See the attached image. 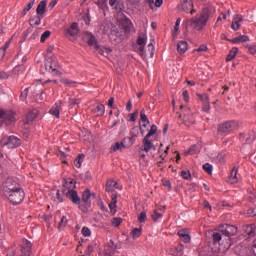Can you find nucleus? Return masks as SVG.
Wrapping results in <instances>:
<instances>
[{"label": "nucleus", "mask_w": 256, "mask_h": 256, "mask_svg": "<svg viewBox=\"0 0 256 256\" xmlns=\"http://www.w3.org/2000/svg\"><path fill=\"white\" fill-rule=\"evenodd\" d=\"M115 189H119V184L117 182H115L114 180H108L106 182L107 193H112V191H115Z\"/></svg>", "instance_id": "22"}, {"label": "nucleus", "mask_w": 256, "mask_h": 256, "mask_svg": "<svg viewBox=\"0 0 256 256\" xmlns=\"http://www.w3.org/2000/svg\"><path fill=\"white\" fill-rule=\"evenodd\" d=\"M14 75H23L25 73V66L24 65H18L13 70Z\"/></svg>", "instance_id": "36"}, {"label": "nucleus", "mask_w": 256, "mask_h": 256, "mask_svg": "<svg viewBox=\"0 0 256 256\" xmlns=\"http://www.w3.org/2000/svg\"><path fill=\"white\" fill-rule=\"evenodd\" d=\"M256 136L255 133L250 132L248 133V136L246 137V143H253V141H255Z\"/></svg>", "instance_id": "50"}, {"label": "nucleus", "mask_w": 256, "mask_h": 256, "mask_svg": "<svg viewBox=\"0 0 256 256\" xmlns=\"http://www.w3.org/2000/svg\"><path fill=\"white\" fill-rule=\"evenodd\" d=\"M41 19H43V17H41V15H39V14H37L34 17H32L30 19L31 27H37V26L41 25Z\"/></svg>", "instance_id": "29"}, {"label": "nucleus", "mask_w": 256, "mask_h": 256, "mask_svg": "<svg viewBox=\"0 0 256 256\" xmlns=\"http://www.w3.org/2000/svg\"><path fill=\"white\" fill-rule=\"evenodd\" d=\"M146 220H147V213L146 212H141L139 217H138L139 223H145Z\"/></svg>", "instance_id": "53"}, {"label": "nucleus", "mask_w": 256, "mask_h": 256, "mask_svg": "<svg viewBox=\"0 0 256 256\" xmlns=\"http://www.w3.org/2000/svg\"><path fill=\"white\" fill-rule=\"evenodd\" d=\"M94 113H97L100 117L105 115V105L99 104L95 109Z\"/></svg>", "instance_id": "33"}, {"label": "nucleus", "mask_w": 256, "mask_h": 256, "mask_svg": "<svg viewBox=\"0 0 256 256\" xmlns=\"http://www.w3.org/2000/svg\"><path fill=\"white\" fill-rule=\"evenodd\" d=\"M82 235H84V237H91V229H89L88 227H83Z\"/></svg>", "instance_id": "55"}, {"label": "nucleus", "mask_w": 256, "mask_h": 256, "mask_svg": "<svg viewBox=\"0 0 256 256\" xmlns=\"http://www.w3.org/2000/svg\"><path fill=\"white\" fill-rule=\"evenodd\" d=\"M248 51H249L250 55H256V45H250L248 47Z\"/></svg>", "instance_id": "59"}, {"label": "nucleus", "mask_w": 256, "mask_h": 256, "mask_svg": "<svg viewBox=\"0 0 256 256\" xmlns=\"http://www.w3.org/2000/svg\"><path fill=\"white\" fill-rule=\"evenodd\" d=\"M49 113L50 115H53V117H56V119H59L61 115V102L55 103L50 109Z\"/></svg>", "instance_id": "21"}, {"label": "nucleus", "mask_w": 256, "mask_h": 256, "mask_svg": "<svg viewBox=\"0 0 256 256\" xmlns=\"http://www.w3.org/2000/svg\"><path fill=\"white\" fill-rule=\"evenodd\" d=\"M2 143L8 147V149H16V147L21 146V139L16 136H4L2 138Z\"/></svg>", "instance_id": "9"}, {"label": "nucleus", "mask_w": 256, "mask_h": 256, "mask_svg": "<svg viewBox=\"0 0 256 256\" xmlns=\"http://www.w3.org/2000/svg\"><path fill=\"white\" fill-rule=\"evenodd\" d=\"M83 21L86 23V25H89V23H91V16H89V13H86L83 16Z\"/></svg>", "instance_id": "60"}, {"label": "nucleus", "mask_w": 256, "mask_h": 256, "mask_svg": "<svg viewBox=\"0 0 256 256\" xmlns=\"http://www.w3.org/2000/svg\"><path fill=\"white\" fill-rule=\"evenodd\" d=\"M150 138L145 136L142 143H143V151H145V153H149V151L151 149H153L155 151V145H153V142H151V140H149Z\"/></svg>", "instance_id": "20"}, {"label": "nucleus", "mask_w": 256, "mask_h": 256, "mask_svg": "<svg viewBox=\"0 0 256 256\" xmlns=\"http://www.w3.org/2000/svg\"><path fill=\"white\" fill-rule=\"evenodd\" d=\"M237 53H239V49L237 47L232 48L226 57V61H233L237 57Z\"/></svg>", "instance_id": "30"}, {"label": "nucleus", "mask_w": 256, "mask_h": 256, "mask_svg": "<svg viewBox=\"0 0 256 256\" xmlns=\"http://www.w3.org/2000/svg\"><path fill=\"white\" fill-rule=\"evenodd\" d=\"M17 122V113L13 110L0 109V123L2 125H14Z\"/></svg>", "instance_id": "3"}, {"label": "nucleus", "mask_w": 256, "mask_h": 256, "mask_svg": "<svg viewBox=\"0 0 256 256\" xmlns=\"http://www.w3.org/2000/svg\"><path fill=\"white\" fill-rule=\"evenodd\" d=\"M139 131H141L142 135H143V129L140 127H137V126H134L132 129H131V137H127L126 139H135V137H139Z\"/></svg>", "instance_id": "27"}, {"label": "nucleus", "mask_w": 256, "mask_h": 256, "mask_svg": "<svg viewBox=\"0 0 256 256\" xmlns=\"http://www.w3.org/2000/svg\"><path fill=\"white\" fill-rule=\"evenodd\" d=\"M121 223H123V219H121V218H113L112 219L113 227H119V225H121Z\"/></svg>", "instance_id": "52"}, {"label": "nucleus", "mask_w": 256, "mask_h": 256, "mask_svg": "<svg viewBox=\"0 0 256 256\" xmlns=\"http://www.w3.org/2000/svg\"><path fill=\"white\" fill-rule=\"evenodd\" d=\"M140 119H141L142 123H146L147 125H149V119L147 118V115L145 114V109L141 110Z\"/></svg>", "instance_id": "44"}, {"label": "nucleus", "mask_w": 256, "mask_h": 256, "mask_svg": "<svg viewBox=\"0 0 256 256\" xmlns=\"http://www.w3.org/2000/svg\"><path fill=\"white\" fill-rule=\"evenodd\" d=\"M155 133H157V125H152L146 137L151 138Z\"/></svg>", "instance_id": "46"}, {"label": "nucleus", "mask_w": 256, "mask_h": 256, "mask_svg": "<svg viewBox=\"0 0 256 256\" xmlns=\"http://www.w3.org/2000/svg\"><path fill=\"white\" fill-rule=\"evenodd\" d=\"M33 5H35V0H31L28 5L23 9L24 15H27L31 9H33Z\"/></svg>", "instance_id": "43"}, {"label": "nucleus", "mask_w": 256, "mask_h": 256, "mask_svg": "<svg viewBox=\"0 0 256 256\" xmlns=\"http://www.w3.org/2000/svg\"><path fill=\"white\" fill-rule=\"evenodd\" d=\"M45 68L48 73H52L56 76L61 75V72L59 71V62H57V58L55 57L46 58Z\"/></svg>", "instance_id": "6"}, {"label": "nucleus", "mask_w": 256, "mask_h": 256, "mask_svg": "<svg viewBox=\"0 0 256 256\" xmlns=\"http://www.w3.org/2000/svg\"><path fill=\"white\" fill-rule=\"evenodd\" d=\"M239 129V123L237 121H228L218 126V133H231Z\"/></svg>", "instance_id": "8"}, {"label": "nucleus", "mask_w": 256, "mask_h": 256, "mask_svg": "<svg viewBox=\"0 0 256 256\" xmlns=\"http://www.w3.org/2000/svg\"><path fill=\"white\" fill-rule=\"evenodd\" d=\"M216 161H218V163H225V153H219L216 157Z\"/></svg>", "instance_id": "54"}, {"label": "nucleus", "mask_w": 256, "mask_h": 256, "mask_svg": "<svg viewBox=\"0 0 256 256\" xmlns=\"http://www.w3.org/2000/svg\"><path fill=\"white\" fill-rule=\"evenodd\" d=\"M5 197H7L10 203H13V205H19L23 202V199H25V191L19 187L18 189L9 192V194H5Z\"/></svg>", "instance_id": "5"}, {"label": "nucleus", "mask_w": 256, "mask_h": 256, "mask_svg": "<svg viewBox=\"0 0 256 256\" xmlns=\"http://www.w3.org/2000/svg\"><path fill=\"white\" fill-rule=\"evenodd\" d=\"M239 178L237 177V168H233L230 172L229 183L235 184L238 183Z\"/></svg>", "instance_id": "28"}, {"label": "nucleus", "mask_w": 256, "mask_h": 256, "mask_svg": "<svg viewBox=\"0 0 256 256\" xmlns=\"http://www.w3.org/2000/svg\"><path fill=\"white\" fill-rule=\"evenodd\" d=\"M83 159H85V156L80 155L74 160V165H75V167H77V169H79V167H81V163H83Z\"/></svg>", "instance_id": "41"}, {"label": "nucleus", "mask_w": 256, "mask_h": 256, "mask_svg": "<svg viewBox=\"0 0 256 256\" xmlns=\"http://www.w3.org/2000/svg\"><path fill=\"white\" fill-rule=\"evenodd\" d=\"M211 17V8L205 7L201 10L199 16L191 18L183 22V26L187 29H191L192 31H202L204 27L207 25V21Z\"/></svg>", "instance_id": "1"}, {"label": "nucleus", "mask_w": 256, "mask_h": 256, "mask_svg": "<svg viewBox=\"0 0 256 256\" xmlns=\"http://www.w3.org/2000/svg\"><path fill=\"white\" fill-rule=\"evenodd\" d=\"M78 33L79 27L77 26V23H72L66 31V37H77Z\"/></svg>", "instance_id": "19"}, {"label": "nucleus", "mask_w": 256, "mask_h": 256, "mask_svg": "<svg viewBox=\"0 0 256 256\" xmlns=\"http://www.w3.org/2000/svg\"><path fill=\"white\" fill-rule=\"evenodd\" d=\"M96 5L99 9H102V11H107V9H109V6H107V0H97Z\"/></svg>", "instance_id": "32"}, {"label": "nucleus", "mask_w": 256, "mask_h": 256, "mask_svg": "<svg viewBox=\"0 0 256 256\" xmlns=\"http://www.w3.org/2000/svg\"><path fill=\"white\" fill-rule=\"evenodd\" d=\"M183 123L186 127H191L195 123V117L191 114L189 109H186V114L183 117Z\"/></svg>", "instance_id": "17"}, {"label": "nucleus", "mask_w": 256, "mask_h": 256, "mask_svg": "<svg viewBox=\"0 0 256 256\" xmlns=\"http://www.w3.org/2000/svg\"><path fill=\"white\" fill-rule=\"evenodd\" d=\"M27 95H29V88H26L20 95L21 101H25L27 99Z\"/></svg>", "instance_id": "56"}, {"label": "nucleus", "mask_w": 256, "mask_h": 256, "mask_svg": "<svg viewBox=\"0 0 256 256\" xmlns=\"http://www.w3.org/2000/svg\"><path fill=\"white\" fill-rule=\"evenodd\" d=\"M181 8L182 11L190 13V15L195 13V9H193V0H181Z\"/></svg>", "instance_id": "13"}, {"label": "nucleus", "mask_w": 256, "mask_h": 256, "mask_svg": "<svg viewBox=\"0 0 256 256\" xmlns=\"http://www.w3.org/2000/svg\"><path fill=\"white\" fill-rule=\"evenodd\" d=\"M181 177L186 181H189V179H191V172L189 170H183L181 172Z\"/></svg>", "instance_id": "47"}, {"label": "nucleus", "mask_w": 256, "mask_h": 256, "mask_svg": "<svg viewBox=\"0 0 256 256\" xmlns=\"http://www.w3.org/2000/svg\"><path fill=\"white\" fill-rule=\"evenodd\" d=\"M88 45L91 47H93V45H97V39H95L93 34H88Z\"/></svg>", "instance_id": "45"}, {"label": "nucleus", "mask_w": 256, "mask_h": 256, "mask_svg": "<svg viewBox=\"0 0 256 256\" xmlns=\"http://www.w3.org/2000/svg\"><path fill=\"white\" fill-rule=\"evenodd\" d=\"M222 239H223V233L222 232H215L213 234L214 243H219V245H221V240Z\"/></svg>", "instance_id": "39"}, {"label": "nucleus", "mask_w": 256, "mask_h": 256, "mask_svg": "<svg viewBox=\"0 0 256 256\" xmlns=\"http://www.w3.org/2000/svg\"><path fill=\"white\" fill-rule=\"evenodd\" d=\"M247 41H249V36L246 35H240L231 40L232 43H245Z\"/></svg>", "instance_id": "31"}, {"label": "nucleus", "mask_w": 256, "mask_h": 256, "mask_svg": "<svg viewBox=\"0 0 256 256\" xmlns=\"http://www.w3.org/2000/svg\"><path fill=\"white\" fill-rule=\"evenodd\" d=\"M120 27L124 29L125 33H135V26L129 18H124L120 20Z\"/></svg>", "instance_id": "11"}, {"label": "nucleus", "mask_w": 256, "mask_h": 256, "mask_svg": "<svg viewBox=\"0 0 256 256\" xmlns=\"http://www.w3.org/2000/svg\"><path fill=\"white\" fill-rule=\"evenodd\" d=\"M7 49H9V42H6L5 45H4V47H3V48H0V55H1L2 57L5 56V51H7Z\"/></svg>", "instance_id": "57"}, {"label": "nucleus", "mask_w": 256, "mask_h": 256, "mask_svg": "<svg viewBox=\"0 0 256 256\" xmlns=\"http://www.w3.org/2000/svg\"><path fill=\"white\" fill-rule=\"evenodd\" d=\"M203 169L204 171H206V173H208L209 175H211V173H213V166L209 163H206L203 165Z\"/></svg>", "instance_id": "49"}, {"label": "nucleus", "mask_w": 256, "mask_h": 256, "mask_svg": "<svg viewBox=\"0 0 256 256\" xmlns=\"http://www.w3.org/2000/svg\"><path fill=\"white\" fill-rule=\"evenodd\" d=\"M241 23H243V16L241 14H235L232 18L231 29L233 31H239L241 29Z\"/></svg>", "instance_id": "14"}, {"label": "nucleus", "mask_w": 256, "mask_h": 256, "mask_svg": "<svg viewBox=\"0 0 256 256\" xmlns=\"http://www.w3.org/2000/svg\"><path fill=\"white\" fill-rule=\"evenodd\" d=\"M137 45L139 47H136L135 51L143 56L145 54V45H147V33L145 31H140L138 33Z\"/></svg>", "instance_id": "7"}, {"label": "nucleus", "mask_w": 256, "mask_h": 256, "mask_svg": "<svg viewBox=\"0 0 256 256\" xmlns=\"http://www.w3.org/2000/svg\"><path fill=\"white\" fill-rule=\"evenodd\" d=\"M109 5L117 12H120L123 9V4L119 3L117 0H109Z\"/></svg>", "instance_id": "26"}, {"label": "nucleus", "mask_w": 256, "mask_h": 256, "mask_svg": "<svg viewBox=\"0 0 256 256\" xmlns=\"http://www.w3.org/2000/svg\"><path fill=\"white\" fill-rule=\"evenodd\" d=\"M152 220L154 223H157L160 219H163V214L159 213L157 210H154L151 215Z\"/></svg>", "instance_id": "38"}, {"label": "nucleus", "mask_w": 256, "mask_h": 256, "mask_svg": "<svg viewBox=\"0 0 256 256\" xmlns=\"http://www.w3.org/2000/svg\"><path fill=\"white\" fill-rule=\"evenodd\" d=\"M19 187H21V185H19V183L17 182L16 178H14V177H7L2 182L1 189H2V192L4 193V195H9V193L15 191Z\"/></svg>", "instance_id": "4"}, {"label": "nucleus", "mask_w": 256, "mask_h": 256, "mask_svg": "<svg viewBox=\"0 0 256 256\" xmlns=\"http://www.w3.org/2000/svg\"><path fill=\"white\" fill-rule=\"evenodd\" d=\"M65 225H67V217L63 216L59 223V227H65Z\"/></svg>", "instance_id": "63"}, {"label": "nucleus", "mask_w": 256, "mask_h": 256, "mask_svg": "<svg viewBox=\"0 0 256 256\" xmlns=\"http://www.w3.org/2000/svg\"><path fill=\"white\" fill-rule=\"evenodd\" d=\"M187 47H189V45L187 44V41H180L177 44V51L178 53H180V55H183V53H185L187 51Z\"/></svg>", "instance_id": "25"}, {"label": "nucleus", "mask_w": 256, "mask_h": 256, "mask_svg": "<svg viewBox=\"0 0 256 256\" xmlns=\"http://www.w3.org/2000/svg\"><path fill=\"white\" fill-rule=\"evenodd\" d=\"M133 143V138H124L122 142H116L111 149L114 153L117 151H123V149H129Z\"/></svg>", "instance_id": "10"}, {"label": "nucleus", "mask_w": 256, "mask_h": 256, "mask_svg": "<svg viewBox=\"0 0 256 256\" xmlns=\"http://www.w3.org/2000/svg\"><path fill=\"white\" fill-rule=\"evenodd\" d=\"M248 215L250 217H256V208H251L248 210Z\"/></svg>", "instance_id": "64"}, {"label": "nucleus", "mask_w": 256, "mask_h": 256, "mask_svg": "<svg viewBox=\"0 0 256 256\" xmlns=\"http://www.w3.org/2000/svg\"><path fill=\"white\" fill-rule=\"evenodd\" d=\"M60 81H61V82L63 83V85H65L66 87H75V84L77 83V82H75V81H73V80H70V79H67V78H62Z\"/></svg>", "instance_id": "40"}, {"label": "nucleus", "mask_w": 256, "mask_h": 256, "mask_svg": "<svg viewBox=\"0 0 256 256\" xmlns=\"http://www.w3.org/2000/svg\"><path fill=\"white\" fill-rule=\"evenodd\" d=\"M93 253V245H88L87 250L85 251L83 256H91Z\"/></svg>", "instance_id": "58"}, {"label": "nucleus", "mask_w": 256, "mask_h": 256, "mask_svg": "<svg viewBox=\"0 0 256 256\" xmlns=\"http://www.w3.org/2000/svg\"><path fill=\"white\" fill-rule=\"evenodd\" d=\"M113 50L109 47H103V48H100L98 50L99 54L100 55H103L104 57H109V54L112 52Z\"/></svg>", "instance_id": "34"}, {"label": "nucleus", "mask_w": 256, "mask_h": 256, "mask_svg": "<svg viewBox=\"0 0 256 256\" xmlns=\"http://www.w3.org/2000/svg\"><path fill=\"white\" fill-rule=\"evenodd\" d=\"M162 185H163V187H166L168 189V191H171V189H172L171 181H169L167 179H162Z\"/></svg>", "instance_id": "51"}, {"label": "nucleus", "mask_w": 256, "mask_h": 256, "mask_svg": "<svg viewBox=\"0 0 256 256\" xmlns=\"http://www.w3.org/2000/svg\"><path fill=\"white\" fill-rule=\"evenodd\" d=\"M46 9H47V1L43 0L38 4L36 8V14L42 17V15H45Z\"/></svg>", "instance_id": "23"}, {"label": "nucleus", "mask_w": 256, "mask_h": 256, "mask_svg": "<svg viewBox=\"0 0 256 256\" xmlns=\"http://www.w3.org/2000/svg\"><path fill=\"white\" fill-rule=\"evenodd\" d=\"M178 237L183 241V243H191V236L189 235V230L181 229L177 232Z\"/></svg>", "instance_id": "18"}, {"label": "nucleus", "mask_w": 256, "mask_h": 256, "mask_svg": "<svg viewBox=\"0 0 256 256\" xmlns=\"http://www.w3.org/2000/svg\"><path fill=\"white\" fill-rule=\"evenodd\" d=\"M202 109H203V111H205L206 113L209 112V110L211 109V105H209V102H204Z\"/></svg>", "instance_id": "61"}, {"label": "nucleus", "mask_w": 256, "mask_h": 256, "mask_svg": "<svg viewBox=\"0 0 256 256\" xmlns=\"http://www.w3.org/2000/svg\"><path fill=\"white\" fill-rule=\"evenodd\" d=\"M51 37V31L46 30L40 38L41 43H45V41H47V39H49Z\"/></svg>", "instance_id": "42"}, {"label": "nucleus", "mask_w": 256, "mask_h": 256, "mask_svg": "<svg viewBox=\"0 0 256 256\" xmlns=\"http://www.w3.org/2000/svg\"><path fill=\"white\" fill-rule=\"evenodd\" d=\"M142 231L143 230L141 228H134L131 231L132 239H139V237H141Z\"/></svg>", "instance_id": "37"}, {"label": "nucleus", "mask_w": 256, "mask_h": 256, "mask_svg": "<svg viewBox=\"0 0 256 256\" xmlns=\"http://www.w3.org/2000/svg\"><path fill=\"white\" fill-rule=\"evenodd\" d=\"M89 199H91V190L87 189L82 194L83 203H89Z\"/></svg>", "instance_id": "35"}, {"label": "nucleus", "mask_w": 256, "mask_h": 256, "mask_svg": "<svg viewBox=\"0 0 256 256\" xmlns=\"http://www.w3.org/2000/svg\"><path fill=\"white\" fill-rule=\"evenodd\" d=\"M109 209H110L111 213H117V204L110 203Z\"/></svg>", "instance_id": "62"}, {"label": "nucleus", "mask_w": 256, "mask_h": 256, "mask_svg": "<svg viewBox=\"0 0 256 256\" xmlns=\"http://www.w3.org/2000/svg\"><path fill=\"white\" fill-rule=\"evenodd\" d=\"M66 197L74 203V205H81V198L75 190H64Z\"/></svg>", "instance_id": "12"}, {"label": "nucleus", "mask_w": 256, "mask_h": 256, "mask_svg": "<svg viewBox=\"0 0 256 256\" xmlns=\"http://www.w3.org/2000/svg\"><path fill=\"white\" fill-rule=\"evenodd\" d=\"M221 233L224 236L223 241H226L224 249H231V237L237 234V227L229 224H224L221 226Z\"/></svg>", "instance_id": "2"}, {"label": "nucleus", "mask_w": 256, "mask_h": 256, "mask_svg": "<svg viewBox=\"0 0 256 256\" xmlns=\"http://www.w3.org/2000/svg\"><path fill=\"white\" fill-rule=\"evenodd\" d=\"M31 247H32V244L29 242V240L22 239V243H21L22 255L31 256Z\"/></svg>", "instance_id": "16"}, {"label": "nucleus", "mask_w": 256, "mask_h": 256, "mask_svg": "<svg viewBox=\"0 0 256 256\" xmlns=\"http://www.w3.org/2000/svg\"><path fill=\"white\" fill-rule=\"evenodd\" d=\"M198 99H200V101H202V103H208L209 102V95L207 94H197Z\"/></svg>", "instance_id": "48"}, {"label": "nucleus", "mask_w": 256, "mask_h": 256, "mask_svg": "<svg viewBox=\"0 0 256 256\" xmlns=\"http://www.w3.org/2000/svg\"><path fill=\"white\" fill-rule=\"evenodd\" d=\"M38 115H39V110L37 109H33L29 111L24 119V125H30V123H33L37 119Z\"/></svg>", "instance_id": "15"}, {"label": "nucleus", "mask_w": 256, "mask_h": 256, "mask_svg": "<svg viewBox=\"0 0 256 256\" xmlns=\"http://www.w3.org/2000/svg\"><path fill=\"white\" fill-rule=\"evenodd\" d=\"M76 182L74 179L69 178L64 184V191H75Z\"/></svg>", "instance_id": "24"}]
</instances>
